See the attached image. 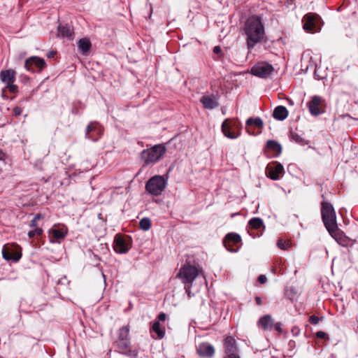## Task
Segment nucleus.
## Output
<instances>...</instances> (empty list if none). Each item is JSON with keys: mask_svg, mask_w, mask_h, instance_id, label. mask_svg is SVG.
<instances>
[{"mask_svg": "<svg viewBox=\"0 0 358 358\" xmlns=\"http://www.w3.org/2000/svg\"><path fill=\"white\" fill-rule=\"evenodd\" d=\"M245 33L248 49L253 48L257 43L261 42L265 34L261 17L256 15L249 17L245 23Z\"/></svg>", "mask_w": 358, "mask_h": 358, "instance_id": "nucleus-1", "label": "nucleus"}, {"mask_svg": "<svg viewBox=\"0 0 358 358\" xmlns=\"http://www.w3.org/2000/svg\"><path fill=\"white\" fill-rule=\"evenodd\" d=\"M115 351L128 357L137 358L138 352L132 350L129 336V326L121 327L117 334V338L113 343Z\"/></svg>", "mask_w": 358, "mask_h": 358, "instance_id": "nucleus-2", "label": "nucleus"}, {"mask_svg": "<svg viewBox=\"0 0 358 358\" xmlns=\"http://www.w3.org/2000/svg\"><path fill=\"white\" fill-rule=\"evenodd\" d=\"M321 206V215L324 224L329 234L334 236L338 231L334 208L331 203L327 201H322Z\"/></svg>", "mask_w": 358, "mask_h": 358, "instance_id": "nucleus-3", "label": "nucleus"}, {"mask_svg": "<svg viewBox=\"0 0 358 358\" xmlns=\"http://www.w3.org/2000/svg\"><path fill=\"white\" fill-rule=\"evenodd\" d=\"M166 148L163 144H158L149 149L143 150L141 152V158L143 161V166L158 162L166 153Z\"/></svg>", "mask_w": 358, "mask_h": 358, "instance_id": "nucleus-4", "label": "nucleus"}, {"mask_svg": "<svg viewBox=\"0 0 358 358\" xmlns=\"http://www.w3.org/2000/svg\"><path fill=\"white\" fill-rule=\"evenodd\" d=\"M166 186V180L163 176L157 175L150 178L145 184L146 191L152 195L159 196Z\"/></svg>", "mask_w": 358, "mask_h": 358, "instance_id": "nucleus-5", "label": "nucleus"}, {"mask_svg": "<svg viewBox=\"0 0 358 358\" xmlns=\"http://www.w3.org/2000/svg\"><path fill=\"white\" fill-rule=\"evenodd\" d=\"M199 273V268L192 265L189 261H186L177 274V278L181 279L185 284H192Z\"/></svg>", "mask_w": 358, "mask_h": 358, "instance_id": "nucleus-6", "label": "nucleus"}, {"mask_svg": "<svg viewBox=\"0 0 358 358\" xmlns=\"http://www.w3.org/2000/svg\"><path fill=\"white\" fill-rule=\"evenodd\" d=\"M242 124L238 120L226 119L222 124L223 134L231 139H234L241 135Z\"/></svg>", "mask_w": 358, "mask_h": 358, "instance_id": "nucleus-7", "label": "nucleus"}, {"mask_svg": "<svg viewBox=\"0 0 358 358\" xmlns=\"http://www.w3.org/2000/svg\"><path fill=\"white\" fill-rule=\"evenodd\" d=\"M241 243V237L236 233H229L223 239V244L225 248L231 252H236L238 250Z\"/></svg>", "mask_w": 358, "mask_h": 358, "instance_id": "nucleus-8", "label": "nucleus"}, {"mask_svg": "<svg viewBox=\"0 0 358 358\" xmlns=\"http://www.w3.org/2000/svg\"><path fill=\"white\" fill-rule=\"evenodd\" d=\"M320 20V17L318 15L313 13H309L304 15L303 22V28L307 32L314 33L318 31L320 28H318V22Z\"/></svg>", "mask_w": 358, "mask_h": 358, "instance_id": "nucleus-9", "label": "nucleus"}, {"mask_svg": "<svg viewBox=\"0 0 358 358\" xmlns=\"http://www.w3.org/2000/svg\"><path fill=\"white\" fill-rule=\"evenodd\" d=\"M274 69L267 62H260L254 65L251 69V73L255 76L266 78L271 74Z\"/></svg>", "mask_w": 358, "mask_h": 358, "instance_id": "nucleus-10", "label": "nucleus"}, {"mask_svg": "<svg viewBox=\"0 0 358 358\" xmlns=\"http://www.w3.org/2000/svg\"><path fill=\"white\" fill-rule=\"evenodd\" d=\"M24 66L28 71L33 73L41 72L45 69L46 63L43 58L33 56L25 60Z\"/></svg>", "mask_w": 358, "mask_h": 358, "instance_id": "nucleus-11", "label": "nucleus"}, {"mask_svg": "<svg viewBox=\"0 0 358 358\" xmlns=\"http://www.w3.org/2000/svg\"><path fill=\"white\" fill-rule=\"evenodd\" d=\"M224 352L227 357L224 358H240L238 355V347L234 337L228 336L224 339Z\"/></svg>", "mask_w": 358, "mask_h": 358, "instance_id": "nucleus-12", "label": "nucleus"}, {"mask_svg": "<svg viewBox=\"0 0 358 358\" xmlns=\"http://www.w3.org/2000/svg\"><path fill=\"white\" fill-rule=\"evenodd\" d=\"M283 173L284 168L282 165L277 162L269 164L266 168V176L273 180H278L280 176Z\"/></svg>", "mask_w": 358, "mask_h": 358, "instance_id": "nucleus-13", "label": "nucleus"}, {"mask_svg": "<svg viewBox=\"0 0 358 358\" xmlns=\"http://www.w3.org/2000/svg\"><path fill=\"white\" fill-rule=\"evenodd\" d=\"M3 257L7 260L17 262L22 257L20 249L13 245H4L2 250Z\"/></svg>", "mask_w": 358, "mask_h": 358, "instance_id": "nucleus-14", "label": "nucleus"}, {"mask_svg": "<svg viewBox=\"0 0 358 358\" xmlns=\"http://www.w3.org/2000/svg\"><path fill=\"white\" fill-rule=\"evenodd\" d=\"M113 248L116 252L123 254L127 252L131 246L124 236L117 234L115 237Z\"/></svg>", "mask_w": 358, "mask_h": 358, "instance_id": "nucleus-15", "label": "nucleus"}, {"mask_svg": "<svg viewBox=\"0 0 358 358\" xmlns=\"http://www.w3.org/2000/svg\"><path fill=\"white\" fill-rule=\"evenodd\" d=\"M324 100L319 96H314L308 103V108L310 113L315 116L319 115L324 113V110L321 109L320 106L322 104Z\"/></svg>", "mask_w": 358, "mask_h": 358, "instance_id": "nucleus-16", "label": "nucleus"}, {"mask_svg": "<svg viewBox=\"0 0 358 358\" xmlns=\"http://www.w3.org/2000/svg\"><path fill=\"white\" fill-rule=\"evenodd\" d=\"M101 135L100 125L97 122H90L87 127L86 136L92 140L96 141Z\"/></svg>", "mask_w": 358, "mask_h": 358, "instance_id": "nucleus-17", "label": "nucleus"}, {"mask_svg": "<svg viewBox=\"0 0 358 358\" xmlns=\"http://www.w3.org/2000/svg\"><path fill=\"white\" fill-rule=\"evenodd\" d=\"M197 353L201 357L210 358L215 353L213 346L208 343H201L196 348Z\"/></svg>", "mask_w": 358, "mask_h": 358, "instance_id": "nucleus-18", "label": "nucleus"}, {"mask_svg": "<svg viewBox=\"0 0 358 358\" xmlns=\"http://www.w3.org/2000/svg\"><path fill=\"white\" fill-rule=\"evenodd\" d=\"M200 101L206 109L212 110L219 106V102L214 94L204 95L201 98Z\"/></svg>", "mask_w": 358, "mask_h": 358, "instance_id": "nucleus-19", "label": "nucleus"}, {"mask_svg": "<svg viewBox=\"0 0 358 358\" xmlns=\"http://www.w3.org/2000/svg\"><path fill=\"white\" fill-rule=\"evenodd\" d=\"M274 320L271 315H264L258 320V326L264 331L273 329Z\"/></svg>", "mask_w": 358, "mask_h": 358, "instance_id": "nucleus-20", "label": "nucleus"}, {"mask_svg": "<svg viewBox=\"0 0 358 358\" xmlns=\"http://www.w3.org/2000/svg\"><path fill=\"white\" fill-rule=\"evenodd\" d=\"M16 72L13 69L3 70L0 72V79L5 83H14L15 80Z\"/></svg>", "mask_w": 358, "mask_h": 358, "instance_id": "nucleus-21", "label": "nucleus"}, {"mask_svg": "<svg viewBox=\"0 0 358 358\" xmlns=\"http://www.w3.org/2000/svg\"><path fill=\"white\" fill-rule=\"evenodd\" d=\"M58 36L64 38L66 37L71 40L73 38V29L69 24L59 25L57 28Z\"/></svg>", "mask_w": 358, "mask_h": 358, "instance_id": "nucleus-22", "label": "nucleus"}, {"mask_svg": "<svg viewBox=\"0 0 358 358\" xmlns=\"http://www.w3.org/2000/svg\"><path fill=\"white\" fill-rule=\"evenodd\" d=\"M287 116L288 110L283 106H277L273 112V117L278 120L282 121L285 120Z\"/></svg>", "mask_w": 358, "mask_h": 358, "instance_id": "nucleus-23", "label": "nucleus"}, {"mask_svg": "<svg viewBox=\"0 0 358 358\" xmlns=\"http://www.w3.org/2000/svg\"><path fill=\"white\" fill-rule=\"evenodd\" d=\"M78 47L83 55H87L91 49L92 43L89 38H83L78 41Z\"/></svg>", "mask_w": 358, "mask_h": 358, "instance_id": "nucleus-24", "label": "nucleus"}, {"mask_svg": "<svg viewBox=\"0 0 358 358\" xmlns=\"http://www.w3.org/2000/svg\"><path fill=\"white\" fill-rule=\"evenodd\" d=\"M252 125H255V127H257L259 129H262L264 126V122L260 117H255V118L250 117V118H248L246 121V126H247L246 129H247L248 134H253V132H251L250 131V128H249L250 126H252Z\"/></svg>", "mask_w": 358, "mask_h": 358, "instance_id": "nucleus-25", "label": "nucleus"}, {"mask_svg": "<svg viewBox=\"0 0 358 358\" xmlns=\"http://www.w3.org/2000/svg\"><path fill=\"white\" fill-rule=\"evenodd\" d=\"M266 147L275 152V156L279 155L282 152L280 144L273 140H268L266 143Z\"/></svg>", "mask_w": 358, "mask_h": 358, "instance_id": "nucleus-26", "label": "nucleus"}, {"mask_svg": "<svg viewBox=\"0 0 358 358\" xmlns=\"http://www.w3.org/2000/svg\"><path fill=\"white\" fill-rule=\"evenodd\" d=\"M49 234L51 236V239L54 238L57 241L64 239L66 235V233L64 232L62 229L52 228L49 231Z\"/></svg>", "mask_w": 358, "mask_h": 358, "instance_id": "nucleus-27", "label": "nucleus"}, {"mask_svg": "<svg viewBox=\"0 0 358 358\" xmlns=\"http://www.w3.org/2000/svg\"><path fill=\"white\" fill-rule=\"evenodd\" d=\"M151 331L157 334V337H155V338L162 339L164 336L165 331L164 329H162L160 327V324L159 323V321L154 322Z\"/></svg>", "mask_w": 358, "mask_h": 358, "instance_id": "nucleus-28", "label": "nucleus"}, {"mask_svg": "<svg viewBox=\"0 0 358 358\" xmlns=\"http://www.w3.org/2000/svg\"><path fill=\"white\" fill-rule=\"evenodd\" d=\"M249 227L253 229H259L264 227L262 220L259 217H253L248 222Z\"/></svg>", "mask_w": 358, "mask_h": 358, "instance_id": "nucleus-29", "label": "nucleus"}, {"mask_svg": "<svg viewBox=\"0 0 358 358\" xmlns=\"http://www.w3.org/2000/svg\"><path fill=\"white\" fill-rule=\"evenodd\" d=\"M290 138L292 141H295L296 143L301 145H305L308 144V141L305 140L301 136L299 135L296 132L294 131H290Z\"/></svg>", "mask_w": 358, "mask_h": 358, "instance_id": "nucleus-30", "label": "nucleus"}, {"mask_svg": "<svg viewBox=\"0 0 358 358\" xmlns=\"http://www.w3.org/2000/svg\"><path fill=\"white\" fill-rule=\"evenodd\" d=\"M151 220L148 217H144L139 222V227L144 231H148L151 228Z\"/></svg>", "mask_w": 358, "mask_h": 358, "instance_id": "nucleus-31", "label": "nucleus"}, {"mask_svg": "<svg viewBox=\"0 0 358 358\" xmlns=\"http://www.w3.org/2000/svg\"><path fill=\"white\" fill-rule=\"evenodd\" d=\"M43 218V216L40 214V213H38L36 214L34 217L33 218V220L31 221L30 224H29V227H32V228H38V220H41Z\"/></svg>", "mask_w": 358, "mask_h": 358, "instance_id": "nucleus-32", "label": "nucleus"}, {"mask_svg": "<svg viewBox=\"0 0 358 358\" xmlns=\"http://www.w3.org/2000/svg\"><path fill=\"white\" fill-rule=\"evenodd\" d=\"M43 229L41 228H36L34 230H31L28 232V236L29 238H33L36 236H41L43 234Z\"/></svg>", "mask_w": 358, "mask_h": 358, "instance_id": "nucleus-33", "label": "nucleus"}, {"mask_svg": "<svg viewBox=\"0 0 358 358\" xmlns=\"http://www.w3.org/2000/svg\"><path fill=\"white\" fill-rule=\"evenodd\" d=\"M277 245L281 250H287L290 247V244L289 242L283 241L282 239H279L277 242Z\"/></svg>", "mask_w": 358, "mask_h": 358, "instance_id": "nucleus-34", "label": "nucleus"}, {"mask_svg": "<svg viewBox=\"0 0 358 358\" xmlns=\"http://www.w3.org/2000/svg\"><path fill=\"white\" fill-rule=\"evenodd\" d=\"M6 87L11 93H16L17 92V86L14 85V83L7 84Z\"/></svg>", "mask_w": 358, "mask_h": 358, "instance_id": "nucleus-35", "label": "nucleus"}, {"mask_svg": "<svg viewBox=\"0 0 358 358\" xmlns=\"http://www.w3.org/2000/svg\"><path fill=\"white\" fill-rule=\"evenodd\" d=\"M322 318H320L318 317L317 316H315V315H311L310 317H309L308 318V321L310 323H311L312 324H317L319 323V322L320 320H322Z\"/></svg>", "mask_w": 358, "mask_h": 358, "instance_id": "nucleus-36", "label": "nucleus"}, {"mask_svg": "<svg viewBox=\"0 0 358 358\" xmlns=\"http://www.w3.org/2000/svg\"><path fill=\"white\" fill-rule=\"evenodd\" d=\"M315 336H316V338H320V339H324V340L329 339L328 335L325 332L322 331H317L315 334Z\"/></svg>", "mask_w": 358, "mask_h": 358, "instance_id": "nucleus-37", "label": "nucleus"}, {"mask_svg": "<svg viewBox=\"0 0 358 358\" xmlns=\"http://www.w3.org/2000/svg\"><path fill=\"white\" fill-rule=\"evenodd\" d=\"M22 113V109L19 106H15L13 110V115L15 117L20 116Z\"/></svg>", "mask_w": 358, "mask_h": 358, "instance_id": "nucleus-38", "label": "nucleus"}, {"mask_svg": "<svg viewBox=\"0 0 358 358\" xmlns=\"http://www.w3.org/2000/svg\"><path fill=\"white\" fill-rule=\"evenodd\" d=\"M273 328L279 334H281L282 332V324L280 322L274 323Z\"/></svg>", "mask_w": 358, "mask_h": 358, "instance_id": "nucleus-39", "label": "nucleus"}, {"mask_svg": "<svg viewBox=\"0 0 358 358\" xmlns=\"http://www.w3.org/2000/svg\"><path fill=\"white\" fill-rule=\"evenodd\" d=\"M157 319H158L157 321H159V323L160 322H164L166 319V315L164 313H160L159 314V315L157 316Z\"/></svg>", "mask_w": 358, "mask_h": 358, "instance_id": "nucleus-40", "label": "nucleus"}, {"mask_svg": "<svg viewBox=\"0 0 358 358\" xmlns=\"http://www.w3.org/2000/svg\"><path fill=\"white\" fill-rule=\"evenodd\" d=\"M257 280L259 283L264 284L267 281V278L264 275H259Z\"/></svg>", "mask_w": 358, "mask_h": 358, "instance_id": "nucleus-41", "label": "nucleus"}, {"mask_svg": "<svg viewBox=\"0 0 358 358\" xmlns=\"http://www.w3.org/2000/svg\"><path fill=\"white\" fill-rule=\"evenodd\" d=\"M337 241L338 242L339 244L342 245H345L347 244V238L345 237L344 238H340L339 240L337 239Z\"/></svg>", "mask_w": 358, "mask_h": 358, "instance_id": "nucleus-42", "label": "nucleus"}, {"mask_svg": "<svg viewBox=\"0 0 358 358\" xmlns=\"http://www.w3.org/2000/svg\"><path fill=\"white\" fill-rule=\"evenodd\" d=\"M213 52L215 54H220L222 52V49L220 46H215L213 48Z\"/></svg>", "mask_w": 358, "mask_h": 358, "instance_id": "nucleus-43", "label": "nucleus"}, {"mask_svg": "<svg viewBox=\"0 0 358 358\" xmlns=\"http://www.w3.org/2000/svg\"><path fill=\"white\" fill-rule=\"evenodd\" d=\"M56 55V52L55 51H50L48 54H47V57L48 58H53Z\"/></svg>", "mask_w": 358, "mask_h": 358, "instance_id": "nucleus-44", "label": "nucleus"}, {"mask_svg": "<svg viewBox=\"0 0 358 358\" xmlns=\"http://www.w3.org/2000/svg\"><path fill=\"white\" fill-rule=\"evenodd\" d=\"M6 157V155L2 150H0V160L4 161Z\"/></svg>", "mask_w": 358, "mask_h": 358, "instance_id": "nucleus-45", "label": "nucleus"}, {"mask_svg": "<svg viewBox=\"0 0 358 358\" xmlns=\"http://www.w3.org/2000/svg\"><path fill=\"white\" fill-rule=\"evenodd\" d=\"M255 299L256 303H257L258 306H261V305L262 304V301L261 297H259V296H256Z\"/></svg>", "mask_w": 358, "mask_h": 358, "instance_id": "nucleus-46", "label": "nucleus"}, {"mask_svg": "<svg viewBox=\"0 0 358 358\" xmlns=\"http://www.w3.org/2000/svg\"><path fill=\"white\" fill-rule=\"evenodd\" d=\"M236 215V213H233V214H231V217H234Z\"/></svg>", "mask_w": 358, "mask_h": 358, "instance_id": "nucleus-47", "label": "nucleus"}, {"mask_svg": "<svg viewBox=\"0 0 358 358\" xmlns=\"http://www.w3.org/2000/svg\"><path fill=\"white\" fill-rule=\"evenodd\" d=\"M0 358H3V357L0 355Z\"/></svg>", "mask_w": 358, "mask_h": 358, "instance_id": "nucleus-48", "label": "nucleus"}]
</instances>
